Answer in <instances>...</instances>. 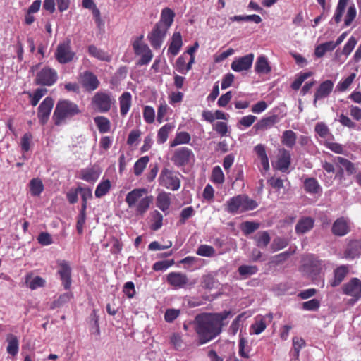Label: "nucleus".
Listing matches in <instances>:
<instances>
[{
	"label": "nucleus",
	"mask_w": 361,
	"mask_h": 361,
	"mask_svg": "<svg viewBox=\"0 0 361 361\" xmlns=\"http://www.w3.org/2000/svg\"><path fill=\"white\" fill-rule=\"evenodd\" d=\"M232 316L231 311L219 313H200L192 322L198 336L199 344L203 345L214 339L222 331L224 320Z\"/></svg>",
	"instance_id": "1"
},
{
	"label": "nucleus",
	"mask_w": 361,
	"mask_h": 361,
	"mask_svg": "<svg viewBox=\"0 0 361 361\" xmlns=\"http://www.w3.org/2000/svg\"><path fill=\"white\" fill-rule=\"evenodd\" d=\"M147 190L145 188L134 189L126 197V202L130 209L135 208L137 215L143 216L152 202V196H145Z\"/></svg>",
	"instance_id": "2"
},
{
	"label": "nucleus",
	"mask_w": 361,
	"mask_h": 361,
	"mask_svg": "<svg viewBox=\"0 0 361 361\" xmlns=\"http://www.w3.org/2000/svg\"><path fill=\"white\" fill-rule=\"evenodd\" d=\"M80 113V110L76 104L68 99H62L58 101L52 119L56 126H61Z\"/></svg>",
	"instance_id": "3"
},
{
	"label": "nucleus",
	"mask_w": 361,
	"mask_h": 361,
	"mask_svg": "<svg viewBox=\"0 0 361 361\" xmlns=\"http://www.w3.org/2000/svg\"><path fill=\"white\" fill-rule=\"evenodd\" d=\"M224 206L228 213L235 214L254 210L258 207V203L247 195L242 194L228 200Z\"/></svg>",
	"instance_id": "4"
},
{
	"label": "nucleus",
	"mask_w": 361,
	"mask_h": 361,
	"mask_svg": "<svg viewBox=\"0 0 361 361\" xmlns=\"http://www.w3.org/2000/svg\"><path fill=\"white\" fill-rule=\"evenodd\" d=\"M180 176L178 171L164 167L159 176V185L168 190H178L180 187Z\"/></svg>",
	"instance_id": "5"
},
{
	"label": "nucleus",
	"mask_w": 361,
	"mask_h": 361,
	"mask_svg": "<svg viewBox=\"0 0 361 361\" xmlns=\"http://www.w3.org/2000/svg\"><path fill=\"white\" fill-rule=\"evenodd\" d=\"M171 160L176 166L181 168L192 164L195 160V157L191 149L180 147L173 151Z\"/></svg>",
	"instance_id": "6"
},
{
	"label": "nucleus",
	"mask_w": 361,
	"mask_h": 361,
	"mask_svg": "<svg viewBox=\"0 0 361 361\" xmlns=\"http://www.w3.org/2000/svg\"><path fill=\"white\" fill-rule=\"evenodd\" d=\"M58 79V74L55 69L49 66L42 68L37 73L35 84L43 86H51Z\"/></svg>",
	"instance_id": "7"
},
{
	"label": "nucleus",
	"mask_w": 361,
	"mask_h": 361,
	"mask_svg": "<svg viewBox=\"0 0 361 361\" xmlns=\"http://www.w3.org/2000/svg\"><path fill=\"white\" fill-rule=\"evenodd\" d=\"M75 56V53L71 49L70 40H66L59 44L55 51V58L59 63H68L72 61Z\"/></svg>",
	"instance_id": "8"
},
{
	"label": "nucleus",
	"mask_w": 361,
	"mask_h": 361,
	"mask_svg": "<svg viewBox=\"0 0 361 361\" xmlns=\"http://www.w3.org/2000/svg\"><path fill=\"white\" fill-rule=\"evenodd\" d=\"M167 32L168 30L165 27L155 24L152 30L147 35V39L153 49H159L161 48Z\"/></svg>",
	"instance_id": "9"
},
{
	"label": "nucleus",
	"mask_w": 361,
	"mask_h": 361,
	"mask_svg": "<svg viewBox=\"0 0 361 361\" xmlns=\"http://www.w3.org/2000/svg\"><path fill=\"white\" fill-rule=\"evenodd\" d=\"M343 294L353 298L354 302L361 298V280L358 278H352L342 287Z\"/></svg>",
	"instance_id": "10"
},
{
	"label": "nucleus",
	"mask_w": 361,
	"mask_h": 361,
	"mask_svg": "<svg viewBox=\"0 0 361 361\" xmlns=\"http://www.w3.org/2000/svg\"><path fill=\"white\" fill-rule=\"evenodd\" d=\"M102 173V169L98 165H92L82 169L78 172V177L88 183H94L99 178Z\"/></svg>",
	"instance_id": "11"
},
{
	"label": "nucleus",
	"mask_w": 361,
	"mask_h": 361,
	"mask_svg": "<svg viewBox=\"0 0 361 361\" xmlns=\"http://www.w3.org/2000/svg\"><path fill=\"white\" fill-rule=\"evenodd\" d=\"M54 106V99L51 97H47L39 104L37 111V117L39 122L45 124L50 116Z\"/></svg>",
	"instance_id": "12"
},
{
	"label": "nucleus",
	"mask_w": 361,
	"mask_h": 361,
	"mask_svg": "<svg viewBox=\"0 0 361 361\" xmlns=\"http://www.w3.org/2000/svg\"><path fill=\"white\" fill-rule=\"evenodd\" d=\"M58 265L59 267L58 274L60 276L64 288L68 290L71 285V268L66 260H59Z\"/></svg>",
	"instance_id": "13"
},
{
	"label": "nucleus",
	"mask_w": 361,
	"mask_h": 361,
	"mask_svg": "<svg viewBox=\"0 0 361 361\" xmlns=\"http://www.w3.org/2000/svg\"><path fill=\"white\" fill-rule=\"evenodd\" d=\"M254 57V54L250 53L244 56L237 58L232 62L231 67L235 72L248 71L252 65Z\"/></svg>",
	"instance_id": "14"
},
{
	"label": "nucleus",
	"mask_w": 361,
	"mask_h": 361,
	"mask_svg": "<svg viewBox=\"0 0 361 361\" xmlns=\"http://www.w3.org/2000/svg\"><path fill=\"white\" fill-rule=\"evenodd\" d=\"M188 281L187 275L181 272L172 271L166 277L167 283L175 288H184Z\"/></svg>",
	"instance_id": "15"
},
{
	"label": "nucleus",
	"mask_w": 361,
	"mask_h": 361,
	"mask_svg": "<svg viewBox=\"0 0 361 361\" xmlns=\"http://www.w3.org/2000/svg\"><path fill=\"white\" fill-rule=\"evenodd\" d=\"M80 82L82 87L87 91L96 90L99 85L97 77L90 71H85L80 75Z\"/></svg>",
	"instance_id": "16"
},
{
	"label": "nucleus",
	"mask_w": 361,
	"mask_h": 361,
	"mask_svg": "<svg viewBox=\"0 0 361 361\" xmlns=\"http://www.w3.org/2000/svg\"><path fill=\"white\" fill-rule=\"evenodd\" d=\"M334 82L326 80L322 82L317 89L314 96V105L316 106L318 100L324 99L329 96L334 88Z\"/></svg>",
	"instance_id": "17"
},
{
	"label": "nucleus",
	"mask_w": 361,
	"mask_h": 361,
	"mask_svg": "<svg viewBox=\"0 0 361 361\" xmlns=\"http://www.w3.org/2000/svg\"><path fill=\"white\" fill-rule=\"evenodd\" d=\"M279 155L276 161V168L282 172H286L291 164V155L285 148L279 150Z\"/></svg>",
	"instance_id": "18"
},
{
	"label": "nucleus",
	"mask_w": 361,
	"mask_h": 361,
	"mask_svg": "<svg viewBox=\"0 0 361 361\" xmlns=\"http://www.w3.org/2000/svg\"><path fill=\"white\" fill-rule=\"evenodd\" d=\"M331 231L334 235L343 236L350 232L348 221L344 217L337 219L333 224Z\"/></svg>",
	"instance_id": "19"
},
{
	"label": "nucleus",
	"mask_w": 361,
	"mask_h": 361,
	"mask_svg": "<svg viewBox=\"0 0 361 361\" xmlns=\"http://www.w3.org/2000/svg\"><path fill=\"white\" fill-rule=\"evenodd\" d=\"M349 273L348 265H341L334 271V278L329 281L331 287L338 286Z\"/></svg>",
	"instance_id": "20"
},
{
	"label": "nucleus",
	"mask_w": 361,
	"mask_h": 361,
	"mask_svg": "<svg viewBox=\"0 0 361 361\" xmlns=\"http://www.w3.org/2000/svg\"><path fill=\"white\" fill-rule=\"evenodd\" d=\"M279 121V116L276 114L262 118L255 126L254 128L258 131H264L272 128Z\"/></svg>",
	"instance_id": "21"
},
{
	"label": "nucleus",
	"mask_w": 361,
	"mask_h": 361,
	"mask_svg": "<svg viewBox=\"0 0 361 361\" xmlns=\"http://www.w3.org/2000/svg\"><path fill=\"white\" fill-rule=\"evenodd\" d=\"M361 254V241L360 240H354L349 242L344 252V256L346 259H354Z\"/></svg>",
	"instance_id": "22"
},
{
	"label": "nucleus",
	"mask_w": 361,
	"mask_h": 361,
	"mask_svg": "<svg viewBox=\"0 0 361 361\" xmlns=\"http://www.w3.org/2000/svg\"><path fill=\"white\" fill-rule=\"evenodd\" d=\"M314 225V219L310 216L302 217L295 225L297 234H304L310 231Z\"/></svg>",
	"instance_id": "23"
},
{
	"label": "nucleus",
	"mask_w": 361,
	"mask_h": 361,
	"mask_svg": "<svg viewBox=\"0 0 361 361\" xmlns=\"http://www.w3.org/2000/svg\"><path fill=\"white\" fill-rule=\"evenodd\" d=\"M175 17V13L169 8H164L161 13V18L156 24L169 30Z\"/></svg>",
	"instance_id": "24"
},
{
	"label": "nucleus",
	"mask_w": 361,
	"mask_h": 361,
	"mask_svg": "<svg viewBox=\"0 0 361 361\" xmlns=\"http://www.w3.org/2000/svg\"><path fill=\"white\" fill-rule=\"evenodd\" d=\"M304 190L312 195L321 194L322 189L315 178H307L303 182Z\"/></svg>",
	"instance_id": "25"
},
{
	"label": "nucleus",
	"mask_w": 361,
	"mask_h": 361,
	"mask_svg": "<svg viewBox=\"0 0 361 361\" xmlns=\"http://www.w3.org/2000/svg\"><path fill=\"white\" fill-rule=\"evenodd\" d=\"M334 161L338 163L341 166L338 170L340 176L343 174V169H345L348 175H352L356 171L354 164L345 158L336 157L334 158Z\"/></svg>",
	"instance_id": "26"
},
{
	"label": "nucleus",
	"mask_w": 361,
	"mask_h": 361,
	"mask_svg": "<svg viewBox=\"0 0 361 361\" xmlns=\"http://www.w3.org/2000/svg\"><path fill=\"white\" fill-rule=\"evenodd\" d=\"M183 45L182 35L180 32H176L173 34L171 42L168 48V52L173 56H176L180 51Z\"/></svg>",
	"instance_id": "27"
},
{
	"label": "nucleus",
	"mask_w": 361,
	"mask_h": 361,
	"mask_svg": "<svg viewBox=\"0 0 361 361\" xmlns=\"http://www.w3.org/2000/svg\"><path fill=\"white\" fill-rule=\"evenodd\" d=\"M118 100L121 115L122 116H125L128 114L131 106V94L129 92H124L118 98Z\"/></svg>",
	"instance_id": "28"
},
{
	"label": "nucleus",
	"mask_w": 361,
	"mask_h": 361,
	"mask_svg": "<svg viewBox=\"0 0 361 361\" xmlns=\"http://www.w3.org/2000/svg\"><path fill=\"white\" fill-rule=\"evenodd\" d=\"M156 205L164 212L168 211L171 205V194L164 191L159 193Z\"/></svg>",
	"instance_id": "29"
},
{
	"label": "nucleus",
	"mask_w": 361,
	"mask_h": 361,
	"mask_svg": "<svg viewBox=\"0 0 361 361\" xmlns=\"http://www.w3.org/2000/svg\"><path fill=\"white\" fill-rule=\"evenodd\" d=\"M191 135L185 131L177 132L173 140L170 142V147H175L180 145L190 144Z\"/></svg>",
	"instance_id": "30"
},
{
	"label": "nucleus",
	"mask_w": 361,
	"mask_h": 361,
	"mask_svg": "<svg viewBox=\"0 0 361 361\" xmlns=\"http://www.w3.org/2000/svg\"><path fill=\"white\" fill-rule=\"evenodd\" d=\"M93 103L102 111H106L110 108L109 98L104 94H97L94 97Z\"/></svg>",
	"instance_id": "31"
},
{
	"label": "nucleus",
	"mask_w": 361,
	"mask_h": 361,
	"mask_svg": "<svg viewBox=\"0 0 361 361\" xmlns=\"http://www.w3.org/2000/svg\"><path fill=\"white\" fill-rule=\"evenodd\" d=\"M254 150L260 159L263 169L266 171H268L269 169V163L265 147L262 144H258L255 147Z\"/></svg>",
	"instance_id": "32"
},
{
	"label": "nucleus",
	"mask_w": 361,
	"mask_h": 361,
	"mask_svg": "<svg viewBox=\"0 0 361 361\" xmlns=\"http://www.w3.org/2000/svg\"><path fill=\"white\" fill-rule=\"evenodd\" d=\"M6 341L8 343L7 353L12 356L16 355L19 350V341L17 336L12 334H8L6 336Z\"/></svg>",
	"instance_id": "33"
},
{
	"label": "nucleus",
	"mask_w": 361,
	"mask_h": 361,
	"mask_svg": "<svg viewBox=\"0 0 361 361\" xmlns=\"http://www.w3.org/2000/svg\"><path fill=\"white\" fill-rule=\"evenodd\" d=\"M255 70L257 73H269L271 71V66L266 56H260L257 59Z\"/></svg>",
	"instance_id": "34"
},
{
	"label": "nucleus",
	"mask_w": 361,
	"mask_h": 361,
	"mask_svg": "<svg viewBox=\"0 0 361 361\" xmlns=\"http://www.w3.org/2000/svg\"><path fill=\"white\" fill-rule=\"evenodd\" d=\"M349 0H338L334 14L331 20L334 21L336 24L341 22L343 13L345 11Z\"/></svg>",
	"instance_id": "35"
},
{
	"label": "nucleus",
	"mask_w": 361,
	"mask_h": 361,
	"mask_svg": "<svg viewBox=\"0 0 361 361\" xmlns=\"http://www.w3.org/2000/svg\"><path fill=\"white\" fill-rule=\"evenodd\" d=\"M297 140L296 133L291 130H286L283 132L281 143L288 148H293Z\"/></svg>",
	"instance_id": "36"
},
{
	"label": "nucleus",
	"mask_w": 361,
	"mask_h": 361,
	"mask_svg": "<svg viewBox=\"0 0 361 361\" xmlns=\"http://www.w3.org/2000/svg\"><path fill=\"white\" fill-rule=\"evenodd\" d=\"M28 187L32 196L37 197L44 190V185L39 178H32L30 180Z\"/></svg>",
	"instance_id": "37"
},
{
	"label": "nucleus",
	"mask_w": 361,
	"mask_h": 361,
	"mask_svg": "<svg viewBox=\"0 0 361 361\" xmlns=\"http://www.w3.org/2000/svg\"><path fill=\"white\" fill-rule=\"evenodd\" d=\"M256 245L259 247H266L270 243L271 238L267 231H259L254 236Z\"/></svg>",
	"instance_id": "38"
},
{
	"label": "nucleus",
	"mask_w": 361,
	"mask_h": 361,
	"mask_svg": "<svg viewBox=\"0 0 361 361\" xmlns=\"http://www.w3.org/2000/svg\"><path fill=\"white\" fill-rule=\"evenodd\" d=\"M142 38L143 36L141 35L140 37H137L133 43V48L135 55L141 56L142 54L151 51L147 44L142 42Z\"/></svg>",
	"instance_id": "39"
},
{
	"label": "nucleus",
	"mask_w": 361,
	"mask_h": 361,
	"mask_svg": "<svg viewBox=\"0 0 361 361\" xmlns=\"http://www.w3.org/2000/svg\"><path fill=\"white\" fill-rule=\"evenodd\" d=\"M173 126L171 123L164 125L157 133V142L159 144H164L168 139L169 134L173 130Z\"/></svg>",
	"instance_id": "40"
},
{
	"label": "nucleus",
	"mask_w": 361,
	"mask_h": 361,
	"mask_svg": "<svg viewBox=\"0 0 361 361\" xmlns=\"http://www.w3.org/2000/svg\"><path fill=\"white\" fill-rule=\"evenodd\" d=\"M111 181L108 179L101 181L95 190V197L101 198L104 196L110 190Z\"/></svg>",
	"instance_id": "41"
},
{
	"label": "nucleus",
	"mask_w": 361,
	"mask_h": 361,
	"mask_svg": "<svg viewBox=\"0 0 361 361\" xmlns=\"http://www.w3.org/2000/svg\"><path fill=\"white\" fill-rule=\"evenodd\" d=\"M90 55L102 61H110L111 57L105 51L98 49L94 45H90L88 47Z\"/></svg>",
	"instance_id": "42"
},
{
	"label": "nucleus",
	"mask_w": 361,
	"mask_h": 361,
	"mask_svg": "<svg viewBox=\"0 0 361 361\" xmlns=\"http://www.w3.org/2000/svg\"><path fill=\"white\" fill-rule=\"evenodd\" d=\"M25 283L31 290H35L37 288L44 286L45 280L40 276H35L30 280V276H27Z\"/></svg>",
	"instance_id": "43"
},
{
	"label": "nucleus",
	"mask_w": 361,
	"mask_h": 361,
	"mask_svg": "<svg viewBox=\"0 0 361 361\" xmlns=\"http://www.w3.org/2000/svg\"><path fill=\"white\" fill-rule=\"evenodd\" d=\"M356 77L355 73H352L345 79L340 81L336 85V90L341 92H345L348 89Z\"/></svg>",
	"instance_id": "44"
},
{
	"label": "nucleus",
	"mask_w": 361,
	"mask_h": 361,
	"mask_svg": "<svg viewBox=\"0 0 361 361\" xmlns=\"http://www.w3.org/2000/svg\"><path fill=\"white\" fill-rule=\"evenodd\" d=\"M238 271L242 277L247 278L255 274L258 271V268L255 265H241L238 267Z\"/></svg>",
	"instance_id": "45"
},
{
	"label": "nucleus",
	"mask_w": 361,
	"mask_h": 361,
	"mask_svg": "<svg viewBox=\"0 0 361 361\" xmlns=\"http://www.w3.org/2000/svg\"><path fill=\"white\" fill-rule=\"evenodd\" d=\"M149 161V157L145 156L140 158L134 164V173L140 176L146 168Z\"/></svg>",
	"instance_id": "46"
},
{
	"label": "nucleus",
	"mask_w": 361,
	"mask_h": 361,
	"mask_svg": "<svg viewBox=\"0 0 361 361\" xmlns=\"http://www.w3.org/2000/svg\"><path fill=\"white\" fill-rule=\"evenodd\" d=\"M71 298V293H63L57 299L54 300L50 305V309L54 310L63 306L67 303Z\"/></svg>",
	"instance_id": "47"
},
{
	"label": "nucleus",
	"mask_w": 361,
	"mask_h": 361,
	"mask_svg": "<svg viewBox=\"0 0 361 361\" xmlns=\"http://www.w3.org/2000/svg\"><path fill=\"white\" fill-rule=\"evenodd\" d=\"M239 355L243 358H249V352L250 350L247 344V341L243 336H240L239 339Z\"/></svg>",
	"instance_id": "48"
},
{
	"label": "nucleus",
	"mask_w": 361,
	"mask_h": 361,
	"mask_svg": "<svg viewBox=\"0 0 361 361\" xmlns=\"http://www.w3.org/2000/svg\"><path fill=\"white\" fill-rule=\"evenodd\" d=\"M175 68L181 74H186L189 70L187 68V56L184 54L180 56L175 64Z\"/></svg>",
	"instance_id": "49"
},
{
	"label": "nucleus",
	"mask_w": 361,
	"mask_h": 361,
	"mask_svg": "<svg viewBox=\"0 0 361 361\" xmlns=\"http://www.w3.org/2000/svg\"><path fill=\"white\" fill-rule=\"evenodd\" d=\"M314 131L317 133V134L319 137H321L322 138H326L329 135H331V133L330 132L329 127L324 122L317 123L315 125Z\"/></svg>",
	"instance_id": "50"
},
{
	"label": "nucleus",
	"mask_w": 361,
	"mask_h": 361,
	"mask_svg": "<svg viewBox=\"0 0 361 361\" xmlns=\"http://www.w3.org/2000/svg\"><path fill=\"white\" fill-rule=\"evenodd\" d=\"M259 226V223L247 221L242 224L241 229L245 235H249L257 231Z\"/></svg>",
	"instance_id": "51"
},
{
	"label": "nucleus",
	"mask_w": 361,
	"mask_h": 361,
	"mask_svg": "<svg viewBox=\"0 0 361 361\" xmlns=\"http://www.w3.org/2000/svg\"><path fill=\"white\" fill-rule=\"evenodd\" d=\"M195 209L192 206L185 207L182 209L180 214V219L178 221V224L180 225H183L185 224L186 221L190 219V217L193 216L195 215Z\"/></svg>",
	"instance_id": "52"
},
{
	"label": "nucleus",
	"mask_w": 361,
	"mask_h": 361,
	"mask_svg": "<svg viewBox=\"0 0 361 361\" xmlns=\"http://www.w3.org/2000/svg\"><path fill=\"white\" fill-rule=\"evenodd\" d=\"M47 90L45 88H37L32 94H29L31 98L30 104L32 106H35L42 97L46 94Z\"/></svg>",
	"instance_id": "53"
},
{
	"label": "nucleus",
	"mask_w": 361,
	"mask_h": 361,
	"mask_svg": "<svg viewBox=\"0 0 361 361\" xmlns=\"http://www.w3.org/2000/svg\"><path fill=\"white\" fill-rule=\"evenodd\" d=\"M196 253L200 256L211 257L215 255V249L211 245L204 244L199 246Z\"/></svg>",
	"instance_id": "54"
},
{
	"label": "nucleus",
	"mask_w": 361,
	"mask_h": 361,
	"mask_svg": "<svg viewBox=\"0 0 361 361\" xmlns=\"http://www.w3.org/2000/svg\"><path fill=\"white\" fill-rule=\"evenodd\" d=\"M152 224L150 226V228L153 231H157L162 226V221H163V216L162 214L155 210L152 213Z\"/></svg>",
	"instance_id": "55"
},
{
	"label": "nucleus",
	"mask_w": 361,
	"mask_h": 361,
	"mask_svg": "<svg viewBox=\"0 0 361 361\" xmlns=\"http://www.w3.org/2000/svg\"><path fill=\"white\" fill-rule=\"evenodd\" d=\"M357 11L355 5L353 4L348 8L346 16L344 19V26H350L353 20L355 19Z\"/></svg>",
	"instance_id": "56"
},
{
	"label": "nucleus",
	"mask_w": 361,
	"mask_h": 361,
	"mask_svg": "<svg viewBox=\"0 0 361 361\" xmlns=\"http://www.w3.org/2000/svg\"><path fill=\"white\" fill-rule=\"evenodd\" d=\"M212 180L214 183L221 184L224 182V175L220 166H216L212 171Z\"/></svg>",
	"instance_id": "57"
},
{
	"label": "nucleus",
	"mask_w": 361,
	"mask_h": 361,
	"mask_svg": "<svg viewBox=\"0 0 361 361\" xmlns=\"http://www.w3.org/2000/svg\"><path fill=\"white\" fill-rule=\"evenodd\" d=\"M306 343L303 338L295 336L293 338V351L291 353L300 356V350L305 346Z\"/></svg>",
	"instance_id": "58"
},
{
	"label": "nucleus",
	"mask_w": 361,
	"mask_h": 361,
	"mask_svg": "<svg viewBox=\"0 0 361 361\" xmlns=\"http://www.w3.org/2000/svg\"><path fill=\"white\" fill-rule=\"evenodd\" d=\"M289 241L284 238L276 237L274 239L271 244L273 251H278L288 246Z\"/></svg>",
	"instance_id": "59"
},
{
	"label": "nucleus",
	"mask_w": 361,
	"mask_h": 361,
	"mask_svg": "<svg viewBox=\"0 0 361 361\" xmlns=\"http://www.w3.org/2000/svg\"><path fill=\"white\" fill-rule=\"evenodd\" d=\"M78 190L81 193L82 197V206L80 209L86 210L87 200L92 197V190L90 188H82L81 187H78Z\"/></svg>",
	"instance_id": "60"
},
{
	"label": "nucleus",
	"mask_w": 361,
	"mask_h": 361,
	"mask_svg": "<svg viewBox=\"0 0 361 361\" xmlns=\"http://www.w3.org/2000/svg\"><path fill=\"white\" fill-rule=\"evenodd\" d=\"M235 21H253L258 24L262 22V18L256 14L247 15V16H235L233 18Z\"/></svg>",
	"instance_id": "61"
},
{
	"label": "nucleus",
	"mask_w": 361,
	"mask_h": 361,
	"mask_svg": "<svg viewBox=\"0 0 361 361\" xmlns=\"http://www.w3.org/2000/svg\"><path fill=\"white\" fill-rule=\"evenodd\" d=\"M32 138V135L30 133L24 134L20 141V147L23 152H27L30 150Z\"/></svg>",
	"instance_id": "62"
},
{
	"label": "nucleus",
	"mask_w": 361,
	"mask_h": 361,
	"mask_svg": "<svg viewBox=\"0 0 361 361\" xmlns=\"http://www.w3.org/2000/svg\"><path fill=\"white\" fill-rule=\"evenodd\" d=\"M94 122L101 133L107 132L110 128V123L108 119L104 117H96Z\"/></svg>",
	"instance_id": "63"
},
{
	"label": "nucleus",
	"mask_w": 361,
	"mask_h": 361,
	"mask_svg": "<svg viewBox=\"0 0 361 361\" xmlns=\"http://www.w3.org/2000/svg\"><path fill=\"white\" fill-rule=\"evenodd\" d=\"M312 75L311 72L300 73V75L291 84V88L298 90L301 87L302 82Z\"/></svg>",
	"instance_id": "64"
}]
</instances>
